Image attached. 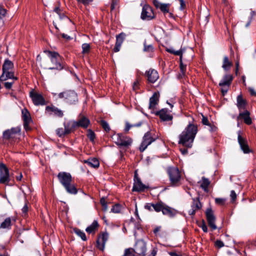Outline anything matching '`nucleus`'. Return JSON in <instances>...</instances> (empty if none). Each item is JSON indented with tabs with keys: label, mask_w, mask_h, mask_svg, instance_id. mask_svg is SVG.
Returning <instances> with one entry per match:
<instances>
[{
	"label": "nucleus",
	"mask_w": 256,
	"mask_h": 256,
	"mask_svg": "<svg viewBox=\"0 0 256 256\" xmlns=\"http://www.w3.org/2000/svg\"><path fill=\"white\" fill-rule=\"evenodd\" d=\"M172 54L176 56H180V58H182V52L180 50H174V52H172Z\"/></svg>",
	"instance_id": "obj_62"
},
{
	"label": "nucleus",
	"mask_w": 256,
	"mask_h": 256,
	"mask_svg": "<svg viewBox=\"0 0 256 256\" xmlns=\"http://www.w3.org/2000/svg\"><path fill=\"white\" fill-rule=\"evenodd\" d=\"M74 232L79 236L83 240H86V237L84 232L78 228H74Z\"/></svg>",
	"instance_id": "obj_37"
},
{
	"label": "nucleus",
	"mask_w": 256,
	"mask_h": 256,
	"mask_svg": "<svg viewBox=\"0 0 256 256\" xmlns=\"http://www.w3.org/2000/svg\"><path fill=\"white\" fill-rule=\"evenodd\" d=\"M116 143L117 145L121 146H128L132 143V140L128 136L121 134H118L116 136Z\"/></svg>",
	"instance_id": "obj_11"
},
{
	"label": "nucleus",
	"mask_w": 256,
	"mask_h": 256,
	"mask_svg": "<svg viewBox=\"0 0 256 256\" xmlns=\"http://www.w3.org/2000/svg\"><path fill=\"white\" fill-rule=\"evenodd\" d=\"M162 212L164 215H167L170 217H172L175 215L176 212L171 208L164 204L162 208Z\"/></svg>",
	"instance_id": "obj_29"
},
{
	"label": "nucleus",
	"mask_w": 256,
	"mask_h": 256,
	"mask_svg": "<svg viewBox=\"0 0 256 256\" xmlns=\"http://www.w3.org/2000/svg\"><path fill=\"white\" fill-rule=\"evenodd\" d=\"M156 114L164 122L172 121V116L166 108H163L156 112Z\"/></svg>",
	"instance_id": "obj_18"
},
{
	"label": "nucleus",
	"mask_w": 256,
	"mask_h": 256,
	"mask_svg": "<svg viewBox=\"0 0 256 256\" xmlns=\"http://www.w3.org/2000/svg\"><path fill=\"white\" fill-rule=\"evenodd\" d=\"M100 124L106 132L110 131V128L108 123L106 121L104 120H101L100 121Z\"/></svg>",
	"instance_id": "obj_42"
},
{
	"label": "nucleus",
	"mask_w": 256,
	"mask_h": 256,
	"mask_svg": "<svg viewBox=\"0 0 256 256\" xmlns=\"http://www.w3.org/2000/svg\"><path fill=\"white\" fill-rule=\"evenodd\" d=\"M134 250L135 253L138 256H146V242L143 240H138L135 244L134 246ZM156 252L154 249L152 250V253L148 256H155Z\"/></svg>",
	"instance_id": "obj_5"
},
{
	"label": "nucleus",
	"mask_w": 256,
	"mask_h": 256,
	"mask_svg": "<svg viewBox=\"0 0 256 256\" xmlns=\"http://www.w3.org/2000/svg\"><path fill=\"white\" fill-rule=\"evenodd\" d=\"M228 88L226 86H222L221 92L223 96H224L227 93Z\"/></svg>",
	"instance_id": "obj_55"
},
{
	"label": "nucleus",
	"mask_w": 256,
	"mask_h": 256,
	"mask_svg": "<svg viewBox=\"0 0 256 256\" xmlns=\"http://www.w3.org/2000/svg\"><path fill=\"white\" fill-rule=\"evenodd\" d=\"M76 127H82L86 128L90 124V121L88 118L82 115H80L77 121H74Z\"/></svg>",
	"instance_id": "obj_16"
},
{
	"label": "nucleus",
	"mask_w": 256,
	"mask_h": 256,
	"mask_svg": "<svg viewBox=\"0 0 256 256\" xmlns=\"http://www.w3.org/2000/svg\"><path fill=\"white\" fill-rule=\"evenodd\" d=\"M126 34L122 32L116 36V42L122 44L124 40L126 38Z\"/></svg>",
	"instance_id": "obj_38"
},
{
	"label": "nucleus",
	"mask_w": 256,
	"mask_h": 256,
	"mask_svg": "<svg viewBox=\"0 0 256 256\" xmlns=\"http://www.w3.org/2000/svg\"><path fill=\"white\" fill-rule=\"evenodd\" d=\"M154 4L156 8H160V6H162V3L159 2L158 1L156 0H154Z\"/></svg>",
	"instance_id": "obj_58"
},
{
	"label": "nucleus",
	"mask_w": 256,
	"mask_h": 256,
	"mask_svg": "<svg viewBox=\"0 0 256 256\" xmlns=\"http://www.w3.org/2000/svg\"><path fill=\"white\" fill-rule=\"evenodd\" d=\"M20 128L19 127L12 128L4 132L3 137L6 140H14L20 135Z\"/></svg>",
	"instance_id": "obj_7"
},
{
	"label": "nucleus",
	"mask_w": 256,
	"mask_h": 256,
	"mask_svg": "<svg viewBox=\"0 0 256 256\" xmlns=\"http://www.w3.org/2000/svg\"><path fill=\"white\" fill-rule=\"evenodd\" d=\"M180 2V9L181 10H184L186 6V5L184 0L182 1H181V2Z\"/></svg>",
	"instance_id": "obj_63"
},
{
	"label": "nucleus",
	"mask_w": 256,
	"mask_h": 256,
	"mask_svg": "<svg viewBox=\"0 0 256 256\" xmlns=\"http://www.w3.org/2000/svg\"><path fill=\"white\" fill-rule=\"evenodd\" d=\"M158 101V94L154 93L150 99L149 108L154 110Z\"/></svg>",
	"instance_id": "obj_28"
},
{
	"label": "nucleus",
	"mask_w": 256,
	"mask_h": 256,
	"mask_svg": "<svg viewBox=\"0 0 256 256\" xmlns=\"http://www.w3.org/2000/svg\"><path fill=\"white\" fill-rule=\"evenodd\" d=\"M232 66V62L230 61L228 58L227 56H224L223 59V63L222 68L225 71H228L230 70L231 66Z\"/></svg>",
	"instance_id": "obj_31"
},
{
	"label": "nucleus",
	"mask_w": 256,
	"mask_h": 256,
	"mask_svg": "<svg viewBox=\"0 0 256 256\" xmlns=\"http://www.w3.org/2000/svg\"><path fill=\"white\" fill-rule=\"evenodd\" d=\"M22 114L24 121V127L26 131H29L31 130V128L29 126V124L32 122L30 114L26 108L22 110Z\"/></svg>",
	"instance_id": "obj_12"
},
{
	"label": "nucleus",
	"mask_w": 256,
	"mask_h": 256,
	"mask_svg": "<svg viewBox=\"0 0 256 256\" xmlns=\"http://www.w3.org/2000/svg\"><path fill=\"white\" fill-rule=\"evenodd\" d=\"M6 14V10L2 6H0V18H2L5 16Z\"/></svg>",
	"instance_id": "obj_53"
},
{
	"label": "nucleus",
	"mask_w": 256,
	"mask_h": 256,
	"mask_svg": "<svg viewBox=\"0 0 256 256\" xmlns=\"http://www.w3.org/2000/svg\"><path fill=\"white\" fill-rule=\"evenodd\" d=\"M14 82H6L4 83V86L7 89H10L12 84H13Z\"/></svg>",
	"instance_id": "obj_57"
},
{
	"label": "nucleus",
	"mask_w": 256,
	"mask_h": 256,
	"mask_svg": "<svg viewBox=\"0 0 256 256\" xmlns=\"http://www.w3.org/2000/svg\"><path fill=\"white\" fill-rule=\"evenodd\" d=\"M230 196L232 202H234L236 198V194L235 192L232 190L230 192Z\"/></svg>",
	"instance_id": "obj_51"
},
{
	"label": "nucleus",
	"mask_w": 256,
	"mask_h": 256,
	"mask_svg": "<svg viewBox=\"0 0 256 256\" xmlns=\"http://www.w3.org/2000/svg\"><path fill=\"white\" fill-rule=\"evenodd\" d=\"M198 183L200 184L201 188H202L205 192H208V187L210 184V182L208 178L203 177Z\"/></svg>",
	"instance_id": "obj_33"
},
{
	"label": "nucleus",
	"mask_w": 256,
	"mask_h": 256,
	"mask_svg": "<svg viewBox=\"0 0 256 256\" xmlns=\"http://www.w3.org/2000/svg\"><path fill=\"white\" fill-rule=\"evenodd\" d=\"M56 132L57 135L60 137H62L66 134V133H65V130L62 128H58Z\"/></svg>",
	"instance_id": "obj_46"
},
{
	"label": "nucleus",
	"mask_w": 256,
	"mask_h": 256,
	"mask_svg": "<svg viewBox=\"0 0 256 256\" xmlns=\"http://www.w3.org/2000/svg\"><path fill=\"white\" fill-rule=\"evenodd\" d=\"M59 98L69 104H74L78 102L77 94L74 90H66L58 94Z\"/></svg>",
	"instance_id": "obj_6"
},
{
	"label": "nucleus",
	"mask_w": 256,
	"mask_h": 256,
	"mask_svg": "<svg viewBox=\"0 0 256 256\" xmlns=\"http://www.w3.org/2000/svg\"><path fill=\"white\" fill-rule=\"evenodd\" d=\"M144 208L149 211H152L154 210L153 204H146L144 206Z\"/></svg>",
	"instance_id": "obj_52"
},
{
	"label": "nucleus",
	"mask_w": 256,
	"mask_h": 256,
	"mask_svg": "<svg viewBox=\"0 0 256 256\" xmlns=\"http://www.w3.org/2000/svg\"><path fill=\"white\" fill-rule=\"evenodd\" d=\"M90 45L88 44H84L82 45V49L83 54L88 53L90 50Z\"/></svg>",
	"instance_id": "obj_43"
},
{
	"label": "nucleus",
	"mask_w": 256,
	"mask_h": 256,
	"mask_svg": "<svg viewBox=\"0 0 256 256\" xmlns=\"http://www.w3.org/2000/svg\"><path fill=\"white\" fill-rule=\"evenodd\" d=\"M202 207V205L199 200V198H193L191 208L188 212V214L190 216H194L196 212L200 210Z\"/></svg>",
	"instance_id": "obj_19"
},
{
	"label": "nucleus",
	"mask_w": 256,
	"mask_h": 256,
	"mask_svg": "<svg viewBox=\"0 0 256 256\" xmlns=\"http://www.w3.org/2000/svg\"><path fill=\"white\" fill-rule=\"evenodd\" d=\"M30 96L35 105L39 106L45 104V100L41 94L32 91L30 93Z\"/></svg>",
	"instance_id": "obj_13"
},
{
	"label": "nucleus",
	"mask_w": 256,
	"mask_h": 256,
	"mask_svg": "<svg viewBox=\"0 0 256 256\" xmlns=\"http://www.w3.org/2000/svg\"><path fill=\"white\" fill-rule=\"evenodd\" d=\"M180 72L181 74H180V76L182 77L185 76L186 72V66L183 65L182 64H180Z\"/></svg>",
	"instance_id": "obj_49"
},
{
	"label": "nucleus",
	"mask_w": 256,
	"mask_h": 256,
	"mask_svg": "<svg viewBox=\"0 0 256 256\" xmlns=\"http://www.w3.org/2000/svg\"><path fill=\"white\" fill-rule=\"evenodd\" d=\"M250 116V112L247 110H245L244 112H240L237 118L238 120L242 119L246 124H250L252 122V120Z\"/></svg>",
	"instance_id": "obj_23"
},
{
	"label": "nucleus",
	"mask_w": 256,
	"mask_h": 256,
	"mask_svg": "<svg viewBox=\"0 0 256 256\" xmlns=\"http://www.w3.org/2000/svg\"><path fill=\"white\" fill-rule=\"evenodd\" d=\"M207 221L208 226L212 230H215L217 227L215 224L216 218L211 208H208L206 212Z\"/></svg>",
	"instance_id": "obj_14"
},
{
	"label": "nucleus",
	"mask_w": 256,
	"mask_h": 256,
	"mask_svg": "<svg viewBox=\"0 0 256 256\" xmlns=\"http://www.w3.org/2000/svg\"><path fill=\"white\" fill-rule=\"evenodd\" d=\"M44 52L50 60L51 64L50 65L48 69L61 70L64 67L60 62V56L58 52L50 50H45Z\"/></svg>",
	"instance_id": "obj_3"
},
{
	"label": "nucleus",
	"mask_w": 256,
	"mask_h": 256,
	"mask_svg": "<svg viewBox=\"0 0 256 256\" xmlns=\"http://www.w3.org/2000/svg\"><path fill=\"white\" fill-rule=\"evenodd\" d=\"M121 46H122V44L116 42L115 46H114V51L115 52H119L120 50Z\"/></svg>",
	"instance_id": "obj_54"
},
{
	"label": "nucleus",
	"mask_w": 256,
	"mask_h": 256,
	"mask_svg": "<svg viewBox=\"0 0 256 256\" xmlns=\"http://www.w3.org/2000/svg\"><path fill=\"white\" fill-rule=\"evenodd\" d=\"M164 204L161 202H158L155 204H153L154 210L156 212H160V211L162 212Z\"/></svg>",
	"instance_id": "obj_39"
},
{
	"label": "nucleus",
	"mask_w": 256,
	"mask_h": 256,
	"mask_svg": "<svg viewBox=\"0 0 256 256\" xmlns=\"http://www.w3.org/2000/svg\"><path fill=\"white\" fill-rule=\"evenodd\" d=\"M154 18V14L152 8L148 5H144L142 10L141 18L144 20H151Z\"/></svg>",
	"instance_id": "obj_9"
},
{
	"label": "nucleus",
	"mask_w": 256,
	"mask_h": 256,
	"mask_svg": "<svg viewBox=\"0 0 256 256\" xmlns=\"http://www.w3.org/2000/svg\"><path fill=\"white\" fill-rule=\"evenodd\" d=\"M198 132L196 125L190 124L179 136L178 144L188 148H191L195 136Z\"/></svg>",
	"instance_id": "obj_1"
},
{
	"label": "nucleus",
	"mask_w": 256,
	"mask_h": 256,
	"mask_svg": "<svg viewBox=\"0 0 256 256\" xmlns=\"http://www.w3.org/2000/svg\"><path fill=\"white\" fill-rule=\"evenodd\" d=\"M170 184L177 186L180 184L181 174L176 167H170L167 169Z\"/></svg>",
	"instance_id": "obj_4"
},
{
	"label": "nucleus",
	"mask_w": 256,
	"mask_h": 256,
	"mask_svg": "<svg viewBox=\"0 0 256 256\" xmlns=\"http://www.w3.org/2000/svg\"><path fill=\"white\" fill-rule=\"evenodd\" d=\"M233 80V76L230 74H225L220 82L219 83V86H226L229 87L231 82Z\"/></svg>",
	"instance_id": "obj_25"
},
{
	"label": "nucleus",
	"mask_w": 256,
	"mask_h": 256,
	"mask_svg": "<svg viewBox=\"0 0 256 256\" xmlns=\"http://www.w3.org/2000/svg\"><path fill=\"white\" fill-rule=\"evenodd\" d=\"M60 8L58 6L56 7L54 10V12L58 14L59 16V22H58L60 24H62V21H64V22H66V23L70 22V19H69L67 16H64V14H62V15L60 14Z\"/></svg>",
	"instance_id": "obj_26"
},
{
	"label": "nucleus",
	"mask_w": 256,
	"mask_h": 256,
	"mask_svg": "<svg viewBox=\"0 0 256 256\" xmlns=\"http://www.w3.org/2000/svg\"><path fill=\"white\" fill-rule=\"evenodd\" d=\"M87 136L92 142L94 141V140L95 138V134L92 130H88Z\"/></svg>",
	"instance_id": "obj_45"
},
{
	"label": "nucleus",
	"mask_w": 256,
	"mask_h": 256,
	"mask_svg": "<svg viewBox=\"0 0 256 256\" xmlns=\"http://www.w3.org/2000/svg\"><path fill=\"white\" fill-rule=\"evenodd\" d=\"M135 252L134 248H128L124 250V252L122 256H134Z\"/></svg>",
	"instance_id": "obj_40"
},
{
	"label": "nucleus",
	"mask_w": 256,
	"mask_h": 256,
	"mask_svg": "<svg viewBox=\"0 0 256 256\" xmlns=\"http://www.w3.org/2000/svg\"><path fill=\"white\" fill-rule=\"evenodd\" d=\"M215 202L218 205L223 206L225 204L226 199L223 198H216L215 199Z\"/></svg>",
	"instance_id": "obj_48"
},
{
	"label": "nucleus",
	"mask_w": 256,
	"mask_h": 256,
	"mask_svg": "<svg viewBox=\"0 0 256 256\" xmlns=\"http://www.w3.org/2000/svg\"><path fill=\"white\" fill-rule=\"evenodd\" d=\"M138 84L139 82L138 80H136L134 82L132 86V88L134 90H136L138 88Z\"/></svg>",
	"instance_id": "obj_59"
},
{
	"label": "nucleus",
	"mask_w": 256,
	"mask_h": 256,
	"mask_svg": "<svg viewBox=\"0 0 256 256\" xmlns=\"http://www.w3.org/2000/svg\"><path fill=\"white\" fill-rule=\"evenodd\" d=\"M154 48L152 44L146 45V43L144 44V50L145 52H151L153 50Z\"/></svg>",
	"instance_id": "obj_47"
},
{
	"label": "nucleus",
	"mask_w": 256,
	"mask_h": 256,
	"mask_svg": "<svg viewBox=\"0 0 256 256\" xmlns=\"http://www.w3.org/2000/svg\"><path fill=\"white\" fill-rule=\"evenodd\" d=\"M121 210V206L119 204L114 205L111 210V211L114 213H119Z\"/></svg>",
	"instance_id": "obj_44"
},
{
	"label": "nucleus",
	"mask_w": 256,
	"mask_h": 256,
	"mask_svg": "<svg viewBox=\"0 0 256 256\" xmlns=\"http://www.w3.org/2000/svg\"><path fill=\"white\" fill-rule=\"evenodd\" d=\"M65 133L69 134L76 128L74 122H69L64 124Z\"/></svg>",
	"instance_id": "obj_30"
},
{
	"label": "nucleus",
	"mask_w": 256,
	"mask_h": 256,
	"mask_svg": "<svg viewBox=\"0 0 256 256\" xmlns=\"http://www.w3.org/2000/svg\"><path fill=\"white\" fill-rule=\"evenodd\" d=\"M13 62L8 59L5 60L4 63L2 66V70L10 71L14 68Z\"/></svg>",
	"instance_id": "obj_32"
},
{
	"label": "nucleus",
	"mask_w": 256,
	"mask_h": 256,
	"mask_svg": "<svg viewBox=\"0 0 256 256\" xmlns=\"http://www.w3.org/2000/svg\"><path fill=\"white\" fill-rule=\"evenodd\" d=\"M246 101L243 99L242 95L240 94L237 96L236 106L240 111L246 109Z\"/></svg>",
	"instance_id": "obj_27"
},
{
	"label": "nucleus",
	"mask_w": 256,
	"mask_h": 256,
	"mask_svg": "<svg viewBox=\"0 0 256 256\" xmlns=\"http://www.w3.org/2000/svg\"><path fill=\"white\" fill-rule=\"evenodd\" d=\"M8 168L4 164H0V183L6 184L10 182Z\"/></svg>",
	"instance_id": "obj_10"
},
{
	"label": "nucleus",
	"mask_w": 256,
	"mask_h": 256,
	"mask_svg": "<svg viewBox=\"0 0 256 256\" xmlns=\"http://www.w3.org/2000/svg\"><path fill=\"white\" fill-rule=\"evenodd\" d=\"M215 246L218 248H221L224 246V244L220 240H216L215 242Z\"/></svg>",
	"instance_id": "obj_50"
},
{
	"label": "nucleus",
	"mask_w": 256,
	"mask_h": 256,
	"mask_svg": "<svg viewBox=\"0 0 256 256\" xmlns=\"http://www.w3.org/2000/svg\"><path fill=\"white\" fill-rule=\"evenodd\" d=\"M146 188V186L138 178L135 176L132 191H143Z\"/></svg>",
	"instance_id": "obj_22"
},
{
	"label": "nucleus",
	"mask_w": 256,
	"mask_h": 256,
	"mask_svg": "<svg viewBox=\"0 0 256 256\" xmlns=\"http://www.w3.org/2000/svg\"><path fill=\"white\" fill-rule=\"evenodd\" d=\"M46 111L50 115H54L59 118L62 117L64 115L62 111L54 106H46Z\"/></svg>",
	"instance_id": "obj_17"
},
{
	"label": "nucleus",
	"mask_w": 256,
	"mask_h": 256,
	"mask_svg": "<svg viewBox=\"0 0 256 256\" xmlns=\"http://www.w3.org/2000/svg\"><path fill=\"white\" fill-rule=\"evenodd\" d=\"M8 79H12L16 80L18 78L14 76V73L12 70H2V74L0 76V80L6 81Z\"/></svg>",
	"instance_id": "obj_24"
},
{
	"label": "nucleus",
	"mask_w": 256,
	"mask_h": 256,
	"mask_svg": "<svg viewBox=\"0 0 256 256\" xmlns=\"http://www.w3.org/2000/svg\"><path fill=\"white\" fill-rule=\"evenodd\" d=\"M148 77V80L150 82L154 83L158 78V74L157 71L154 69H150L146 72Z\"/></svg>",
	"instance_id": "obj_21"
},
{
	"label": "nucleus",
	"mask_w": 256,
	"mask_h": 256,
	"mask_svg": "<svg viewBox=\"0 0 256 256\" xmlns=\"http://www.w3.org/2000/svg\"><path fill=\"white\" fill-rule=\"evenodd\" d=\"M202 122L204 124L208 125V120L206 117L203 116L202 119Z\"/></svg>",
	"instance_id": "obj_64"
},
{
	"label": "nucleus",
	"mask_w": 256,
	"mask_h": 256,
	"mask_svg": "<svg viewBox=\"0 0 256 256\" xmlns=\"http://www.w3.org/2000/svg\"><path fill=\"white\" fill-rule=\"evenodd\" d=\"M78 2L83 4L84 5L89 4L93 0H76Z\"/></svg>",
	"instance_id": "obj_56"
},
{
	"label": "nucleus",
	"mask_w": 256,
	"mask_h": 256,
	"mask_svg": "<svg viewBox=\"0 0 256 256\" xmlns=\"http://www.w3.org/2000/svg\"><path fill=\"white\" fill-rule=\"evenodd\" d=\"M98 226V222L96 220H94L92 223L86 229V230L88 233H92L94 232Z\"/></svg>",
	"instance_id": "obj_35"
},
{
	"label": "nucleus",
	"mask_w": 256,
	"mask_h": 256,
	"mask_svg": "<svg viewBox=\"0 0 256 256\" xmlns=\"http://www.w3.org/2000/svg\"><path fill=\"white\" fill-rule=\"evenodd\" d=\"M238 144L240 145L242 150L245 154L249 153L250 152V149L248 147L247 141L241 136L240 132H238Z\"/></svg>",
	"instance_id": "obj_20"
},
{
	"label": "nucleus",
	"mask_w": 256,
	"mask_h": 256,
	"mask_svg": "<svg viewBox=\"0 0 256 256\" xmlns=\"http://www.w3.org/2000/svg\"><path fill=\"white\" fill-rule=\"evenodd\" d=\"M28 206L27 204H26L22 208V212L23 214H26L28 211Z\"/></svg>",
	"instance_id": "obj_61"
},
{
	"label": "nucleus",
	"mask_w": 256,
	"mask_h": 256,
	"mask_svg": "<svg viewBox=\"0 0 256 256\" xmlns=\"http://www.w3.org/2000/svg\"><path fill=\"white\" fill-rule=\"evenodd\" d=\"M58 178L68 193L73 194H77L78 190L72 183V178L70 173L60 172L58 175Z\"/></svg>",
	"instance_id": "obj_2"
},
{
	"label": "nucleus",
	"mask_w": 256,
	"mask_h": 256,
	"mask_svg": "<svg viewBox=\"0 0 256 256\" xmlns=\"http://www.w3.org/2000/svg\"><path fill=\"white\" fill-rule=\"evenodd\" d=\"M155 140V138L152 137V134L148 132H146L143 136L142 141L140 146V150L144 152L152 142Z\"/></svg>",
	"instance_id": "obj_8"
},
{
	"label": "nucleus",
	"mask_w": 256,
	"mask_h": 256,
	"mask_svg": "<svg viewBox=\"0 0 256 256\" xmlns=\"http://www.w3.org/2000/svg\"><path fill=\"white\" fill-rule=\"evenodd\" d=\"M200 228H202V230L204 232H208V228L204 222H203L202 224H201Z\"/></svg>",
	"instance_id": "obj_60"
},
{
	"label": "nucleus",
	"mask_w": 256,
	"mask_h": 256,
	"mask_svg": "<svg viewBox=\"0 0 256 256\" xmlns=\"http://www.w3.org/2000/svg\"><path fill=\"white\" fill-rule=\"evenodd\" d=\"M85 163L94 168H97L100 165L98 160L96 158L88 159L85 161Z\"/></svg>",
	"instance_id": "obj_34"
},
{
	"label": "nucleus",
	"mask_w": 256,
	"mask_h": 256,
	"mask_svg": "<svg viewBox=\"0 0 256 256\" xmlns=\"http://www.w3.org/2000/svg\"><path fill=\"white\" fill-rule=\"evenodd\" d=\"M12 220L10 218H8L1 224L0 228L10 229L11 227Z\"/></svg>",
	"instance_id": "obj_36"
},
{
	"label": "nucleus",
	"mask_w": 256,
	"mask_h": 256,
	"mask_svg": "<svg viewBox=\"0 0 256 256\" xmlns=\"http://www.w3.org/2000/svg\"><path fill=\"white\" fill-rule=\"evenodd\" d=\"M169 7L170 4H162V6H160V10L164 13H168L169 12Z\"/></svg>",
	"instance_id": "obj_41"
},
{
	"label": "nucleus",
	"mask_w": 256,
	"mask_h": 256,
	"mask_svg": "<svg viewBox=\"0 0 256 256\" xmlns=\"http://www.w3.org/2000/svg\"><path fill=\"white\" fill-rule=\"evenodd\" d=\"M108 238V234L107 232H102L98 236L96 241L98 248L101 250H104L105 244Z\"/></svg>",
	"instance_id": "obj_15"
}]
</instances>
